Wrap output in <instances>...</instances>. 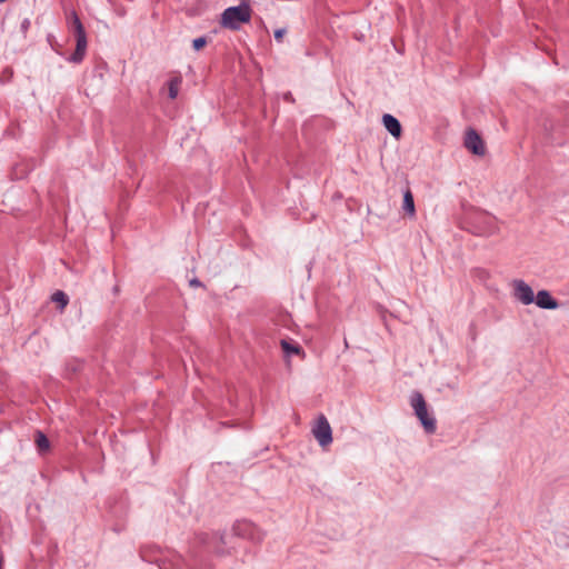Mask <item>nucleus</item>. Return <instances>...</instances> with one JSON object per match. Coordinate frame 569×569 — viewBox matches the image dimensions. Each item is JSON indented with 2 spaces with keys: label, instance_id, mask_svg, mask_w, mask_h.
Segmentation results:
<instances>
[{
  "label": "nucleus",
  "instance_id": "dca6fc26",
  "mask_svg": "<svg viewBox=\"0 0 569 569\" xmlns=\"http://www.w3.org/2000/svg\"><path fill=\"white\" fill-rule=\"evenodd\" d=\"M177 96H178V81L172 80V81H170V84H169V98L176 99Z\"/></svg>",
  "mask_w": 569,
  "mask_h": 569
},
{
  "label": "nucleus",
  "instance_id": "412c9836",
  "mask_svg": "<svg viewBox=\"0 0 569 569\" xmlns=\"http://www.w3.org/2000/svg\"><path fill=\"white\" fill-rule=\"evenodd\" d=\"M283 98H284V100H287V101L293 102V98H292L291 92H287V93H284V94H283Z\"/></svg>",
  "mask_w": 569,
  "mask_h": 569
},
{
  "label": "nucleus",
  "instance_id": "1a4fd4ad",
  "mask_svg": "<svg viewBox=\"0 0 569 569\" xmlns=\"http://www.w3.org/2000/svg\"><path fill=\"white\" fill-rule=\"evenodd\" d=\"M382 123L387 131L395 138H399L401 136V123L400 121L393 117L392 114L386 113L382 116Z\"/></svg>",
  "mask_w": 569,
  "mask_h": 569
},
{
  "label": "nucleus",
  "instance_id": "a211bd4d",
  "mask_svg": "<svg viewBox=\"0 0 569 569\" xmlns=\"http://www.w3.org/2000/svg\"><path fill=\"white\" fill-rule=\"evenodd\" d=\"M284 33H286V29H277V30L274 31V39H276L277 41H281V40H282V38H283V36H284Z\"/></svg>",
  "mask_w": 569,
  "mask_h": 569
},
{
  "label": "nucleus",
  "instance_id": "f257e3e1",
  "mask_svg": "<svg viewBox=\"0 0 569 569\" xmlns=\"http://www.w3.org/2000/svg\"><path fill=\"white\" fill-rule=\"evenodd\" d=\"M410 405L413 409L416 417L419 419L423 430L428 435L436 432L437 423L432 415L428 412L427 402L419 391H413L410 396Z\"/></svg>",
  "mask_w": 569,
  "mask_h": 569
},
{
  "label": "nucleus",
  "instance_id": "2eb2a0df",
  "mask_svg": "<svg viewBox=\"0 0 569 569\" xmlns=\"http://www.w3.org/2000/svg\"><path fill=\"white\" fill-rule=\"evenodd\" d=\"M52 301L59 303L60 308L63 309L68 305L69 299L63 291L58 290L52 295Z\"/></svg>",
  "mask_w": 569,
  "mask_h": 569
},
{
  "label": "nucleus",
  "instance_id": "f03ea898",
  "mask_svg": "<svg viewBox=\"0 0 569 569\" xmlns=\"http://www.w3.org/2000/svg\"><path fill=\"white\" fill-rule=\"evenodd\" d=\"M251 18V9L249 4L241 3L239 6L227 8L221 14V26L231 30L240 29L242 23L249 22Z\"/></svg>",
  "mask_w": 569,
  "mask_h": 569
},
{
  "label": "nucleus",
  "instance_id": "6ab92c4d",
  "mask_svg": "<svg viewBox=\"0 0 569 569\" xmlns=\"http://www.w3.org/2000/svg\"><path fill=\"white\" fill-rule=\"evenodd\" d=\"M29 27H30V20L28 18L23 19L21 22V26H20L21 31L23 33H26L28 31Z\"/></svg>",
  "mask_w": 569,
  "mask_h": 569
},
{
  "label": "nucleus",
  "instance_id": "aec40b11",
  "mask_svg": "<svg viewBox=\"0 0 569 569\" xmlns=\"http://www.w3.org/2000/svg\"><path fill=\"white\" fill-rule=\"evenodd\" d=\"M190 286L200 287V286H202V283L200 282L199 279L194 278V279L190 280Z\"/></svg>",
  "mask_w": 569,
  "mask_h": 569
},
{
  "label": "nucleus",
  "instance_id": "9d476101",
  "mask_svg": "<svg viewBox=\"0 0 569 569\" xmlns=\"http://www.w3.org/2000/svg\"><path fill=\"white\" fill-rule=\"evenodd\" d=\"M67 23L69 31L72 32L73 36L86 32L84 27L74 10L70 11V13L68 14Z\"/></svg>",
  "mask_w": 569,
  "mask_h": 569
},
{
  "label": "nucleus",
  "instance_id": "20e7f679",
  "mask_svg": "<svg viewBox=\"0 0 569 569\" xmlns=\"http://www.w3.org/2000/svg\"><path fill=\"white\" fill-rule=\"evenodd\" d=\"M312 433L321 447H327L332 442V429L323 415L318 418Z\"/></svg>",
  "mask_w": 569,
  "mask_h": 569
},
{
  "label": "nucleus",
  "instance_id": "423d86ee",
  "mask_svg": "<svg viewBox=\"0 0 569 569\" xmlns=\"http://www.w3.org/2000/svg\"><path fill=\"white\" fill-rule=\"evenodd\" d=\"M463 143L465 147L476 156H483L486 152L481 137L473 129L467 130Z\"/></svg>",
  "mask_w": 569,
  "mask_h": 569
},
{
  "label": "nucleus",
  "instance_id": "6e6552de",
  "mask_svg": "<svg viewBox=\"0 0 569 569\" xmlns=\"http://www.w3.org/2000/svg\"><path fill=\"white\" fill-rule=\"evenodd\" d=\"M536 305L541 309L555 310L559 307L558 301L547 290H539L535 296Z\"/></svg>",
  "mask_w": 569,
  "mask_h": 569
},
{
  "label": "nucleus",
  "instance_id": "4be33fe9",
  "mask_svg": "<svg viewBox=\"0 0 569 569\" xmlns=\"http://www.w3.org/2000/svg\"><path fill=\"white\" fill-rule=\"evenodd\" d=\"M6 0H0V2H4Z\"/></svg>",
  "mask_w": 569,
  "mask_h": 569
},
{
  "label": "nucleus",
  "instance_id": "f3484780",
  "mask_svg": "<svg viewBox=\"0 0 569 569\" xmlns=\"http://www.w3.org/2000/svg\"><path fill=\"white\" fill-rule=\"evenodd\" d=\"M207 43V39L204 37H199V38H196L193 41H192V47L194 50H200L201 48H203Z\"/></svg>",
  "mask_w": 569,
  "mask_h": 569
},
{
  "label": "nucleus",
  "instance_id": "4468645a",
  "mask_svg": "<svg viewBox=\"0 0 569 569\" xmlns=\"http://www.w3.org/2000/svg\"><path fill=\"white\" fill-rule=\"evenodd\" d=\"M280 345L287 357H290L292 355H300L303 352L301 347H299L298 345H292L284 339L281 340Z\"/></svg>",
  "mask_w": 569,
  "mask_h": 569
},
{
  "label": "nucleus",
  "instance_id": "ddd939ff",
  "mask_svg": "<svg viewBox=\"0 0 569 569\" xmlns=\"http://www.w3.org/2000/svg\"><path fill=\"white\" fill-rule=\"evenodd\" d=\"M36 445L40 453L46 452L50 448V442L47 436L42 431L36 433Z\"/></svg>",
  "mask_w": 569,
  "mask_h": 569
},
{
  "label": "nucleus",
  "instance_id": "0eeeda50",
  "mask_svg": "<svg viewBox=\"0 0 569 569\" xmlns=\"http://www.w3.org/2000/svg\"><path fill=\"white\" fill-rule=\"evenodd\" d=\"M74 37H76V50L68 58V61L72 62V63H80L83 60L86 52H87V46H88L87 34L84 32V33L77 34Z\"/></svg>",
  "mask_w": 569,
  "mask_h": 569
},
{
  "label": "nucleus",
  "instance_id": "39448f33",
  "mask_svg": "<svg viewBox=\"0 0 569 569\" xmlns=\"http://www.w3.org/2000/svg\"><path fill=\"white\" fill-rule=\"evenodd\" d=\"M513 297L522 305H531L535 301V293L532 288L523 280H513Z\"/></svg>",
  "mask_w": 569,
  "mask_h": 569
},
{
  "label": "nucleus",
  "instance_id": "9b49d317",
  "mask_svg": "<svg viewBox=\"0 0 569 569\" xmlns=\"http://www.w3.org/2000/svg\"><path fill=\"white\" fill-rule=\"evenodd\" d=\"M479 220L485 226L482 234L491 236L498 231V222L495 217L483 213L479 216Z\"/></svg>",
  "mask_w": 569,
  "mask_h": 569
},
{
  "label": "nucleus",
  "instance_id": "f8f14e48",
  "mask_svg": "<svg viewBox=\"0 0 569 569\" xmlns=\"http://www.w3.org/2000/svg\"><path fill=\"white\" fill-rule=\"evenodd\" d=\"M402 209L409 216H411V217L415 216V212H416L415 200H413V196L410 190H407L403 194Z\"/></svg>",
  "mask_w": 569,
  "mask_h": 569
},
{
  "label": "nucleus",
  "instance_id": "7ed1b4c3",
  "mask_svg": "<svg viewBox=\"0 0 569 569\" xmlns=\"http://www.w3.org/2000/svg\"><path fill=\"white\" fill-rule=\"evenodd\" d=\"M234 531L238 536L254 543L261 542L266 537L264 531L259 526L249 521L238 522L234 527Z\"/></svg>",
  "mask_w": 569,
  "mask_h": 569
}]
</instances>
